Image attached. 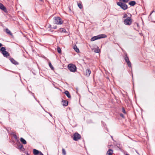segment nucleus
<instances>
[{"instance_id":"f257e3e1","label":"nucleus","mask_w":155,"mask_h":155,"mask_svg":"<svg viewBox=\"0 0 155 155\" xmlns=\"http://www.w3.org/2000/svg\"><path fill=\"white\" fill-rule=\"evenodd\" d=\"M63 21L59 17H54V24L57 25H61L63 24Z\"/></svg>"},{"instance_id":"f03ea898","label":"nucleus","mask_w":155,"mask_h":155,"mask_svg":"<svg viewBox=\"0 0 155 155\" xmlns=\"http://www.w3.org/2000/svg\"><path fill=\"white\" fill-rule=\"evenodd\" d=\"M106 37L107 36L105 34L99 35L97 36L93 37L91 39V41H93L95 40L101 38H106Z\"/></svg>"},{"instance_id":"7ed1b4c3","label":"nucleus","mask_w":155,"mask_h":155,"mask_svg":"<svg viewBox=\"0 0 155 155\" xmlns=\"http://www.w3.org/2000/svg\"><path fill=\"white\" fill-rule=\"evenodd\" d=\"M132 19L131 17H128L125 19L124 21V24L127 25H130L132 23Z\"/></svg>"},{"instance_id":"20e7f679","label":"nucleus","mask_w":155,"mask_h":155,"mask_svg":"<svg viewBox=\"0 0 155 155\" xmlns=\"http://www.w3.org/2000/svg\"><path fill=\"white\" fill-rule=\"evenodd\" d=\"M68 69L69 70L72 72H74L76 71V67L75 65L72 64H70L68 66Z\"/></svg>"},{"instance_id":"39448f33","label":"nucleus","mask_w":155,"mask_h":155,"mask_svg":"<svg viewBox=\"0 0 155 155\" xmlns=\"http://www.w3.org/2000/svg\"><path fill=\"white\" fill-rule=\"evenodd\" d=\"M117 4L124 10H126L127 8V5L125 4L122 3L120 2H117Z\"/></svg>"},{"instance_id":"423d86ee","label":"nucleus","mask_w":155,"mask_h":155,"mask_svg":"<svg viewBox=\"0 0 155 155\" xmlns=\"http://www.w3.org/2000/svg\"><path fill=\"white\" fill-rule=\"evenodd\" d=\"M5 50L6 49L4 47H2L0 50L3 56L5 57H7L9 56V54Z\"/></svg>"},{"instance_id":"0eeeda50","label":"nucleus","mask_w":155,"mask_h":155,"mask_svg":"<svg viewBox=\"0 0 155 155\" xmlns=\"http://www.w3.org/2000/svg\"><path fill=\"white\" fill-rule=\"evenodd\" d=\"M73 139L74 140L77 141L81 138L80 135L77 133H75L74 134Z\"/></svg>"},{"instance_id":"6e6552de","label":"nucleus","mask_w":155,"mask_h":155,"mask_svg":"<svg viewBox=\"0 0 155 155\" xmlns=\"http://www.w3.org/2000/svg\"><path fill=\"white\" fill-rule=\"evenodd\" d=\"M0 9L3 10L5 12L7 11V10L5 6L2 4H0Z\"/></svg>"},{"instance_id":"1a4fd4ad","label":"nucleus","mask_w":155,"mask_h":155,"mask_svg":"<svg viewBox=\"0 0 155 155\" xmlns=\"http://www.w3.org/2000/svg\"><path fill=\"white\" fill-rule=\"evenodd\" d=\"M113 151L112 150L110 149L107 151L106 155H112Z\"/></svg>"},{"instance_id":"9d476101","label":"nucleus","mask_w":155,"mask_h":155,"mask_svg":"<svg viewBox=\"0 0 155 155\" xmlns=\"http://www.w3.org/2000/svg\"><path fill=\"white\" fill-rule=\"evenodd\" d=\"M91 73V71L89 69H87L86 71L85 75L87 76H88L90 75Z\"/></svg>"},{"instance_id":"9b49d317","label":"nucleus","mask_w":155,"mask_h":155,"mask_svg":"<svg viewBox=\"0 0 155 155\" xmlns=\"http://www.w3.org/2000/svg\"><path fill=\"white\" fill-rule=\"evenodd\" d=\"M62 105L64 106H67L68 104V102L66 101H62Z\"/></svg>"},{"instance_id":"f8f14e48","label":"nucleus","mask_w":155,"mask_h":155,"mask_svg":"<svg viewBox=\"0 0 155 155\" xmlns=\"http://www.w3.org/2000/svg\"><path fill=\"white\" fill-rule=\"evenodd\" d=\"M93 50H94V51L96 53H99L100 52V49L98 47L95 48Z\"/></svg>"},{"instance_id":"ddd939ff","label":"nucleus","mask_w":155,"mask_h":155,"mask_svg":"<svg viewBox=\"0 0 155 155\" xmlns=\"http://www.w3.org/2000/svg\"><path fill=\"white\" fill-rule=\"evenodd\" d=\"M10 61L11 62L15 64H18V63L15 60L13 59V58H11Z\"/></svg>"},{"instance_id":"4468645a","label":"nucleus","mask_w":155,"mask_h":155,"mask_svg":"<svg viewBox=\"0 0 155 155\" xmlns=\"http://www.w3.org/2000/svg\"><path fill=\"white\" fill-rule=\"evenodd\" d=\"M73 48L76 52L77 53H78L79 52V49L77 48L76 45H75L73 47Z\"/></svg>"},{"instance_id":"2eb2a0df","label":"nucleus","mask_w":155,"mask_h":155,"mask_svg":"<svg viewBox=\"0 0 155 155\" xmlns=\"http://www.w3.org/2000/svg\"><path fill=\"white\" fill-rule=\"evenodd\" d=\"M40 152L39 151L36 150V149H34L33 150V153L34 154L37 155L38 154H39L40 153Z\"/></svg>"},{"instance_id":"dca6fc26","label":"nucleus","mask_w":155,"mask_h":155,"mask_svg":"<svg viewBox=\"0 0 155 155\" xmlns=\"http://www.w3.org/2000/svg\"><path fill=\"white\" fill-rule=\"evenodd\" d=\"M129 5L132 6H133L136 4V2L134 1H131L129 3Z\"/></svg>"},{"instance_id":"f3484780","label":"nucleus","mask_w":155,"mask_h":155,"mask_svg":"<svg viewBox=\"0 0 155 155\" xmlns=\"http://www.w3.org/2000/svg\"><path fill=\"white\" fill-rule=\"evenodd\" d=\"M20 141L21 142L24 144H26L27 143L26 141L22 137L20 138Z\"/></svg>"},{"instance_id":"a211bd4d","label":"nucleus","mask_w":155,"mask_h":155,"mask_svg":"<svg viewBox=\"0 0 155 155\" xmlns=\"http://www.w3.org/2000/svg\"><path fill=\"white\" fill-rule=\"evenodd\" d=\"M64 93L68 98H71V96L70 94L68 91H66Z\"/></svg>"},{"instance_id":"6ab92c4d","label":"nucleus","mask_w":155,"mask_h":155,"mask_svg":"<svg viewBox=\"0 0 155 155\" xmlns=\"http://www.w3.org/2000/svg\"><path fill=\"white\" fill-rule=\"evenodd\" d=\"M58 31L61 32H66L65 29L64 28H60Z\"/></svg>"},{"instance_id":"aec40b11","label":"nucleus","mask_w":155,"mask_h":155,"mask_svg":"<svg viewBox=\"0 0 155 155\" xmlns=\"http://www.w3.org/2000/svg\"><path fill=\"white\" fill-rule=\"evenodd\" d=\"M6 31L7 33H8L10 35H12V34L11 31L8 29H6Z\"/></svg>"},{"instance_id":"412c9836","label":"nucleus","mask_w":155,"mask_h":155,"mask_svg":"<svg viewBox=\"0 0 155 155\" xmlns=\"http://www.w3.org/2000/svg\"><path fill=\"white\" fill-rule=\"evenodd\" d=\"M128 15H127V14H126V13H124L123 14V18H124V19L127 18H128Z\"/></svg>"},{"instance_id":"4be33fe9","label":"nucleus","mask_w":155,"mask_h":155,"mask_svg":"<svg viewBox=\"0 0 155 155\" xmlns=\"http://www.w3.org/2000/svg\"><path fill=\"white\" fill-rule=\"evenodd\" d=\"M62 153L64 155H65L66 154V151L64 149H62Z\"/></svg>"},{"instance_id":"5701e85b","label":"nucleus","mask_w":155,"mask_h":155,"mask_svg":"<svg viewBox=\"0 0 155 155\" xmlns=\"http://www.w3.org/2000/svg\"><path fill=\"white\" fill-rule=\"evenodd\" d=\"M57 51H58V52L59 53H61V48H60L58 47L57 48Z\"/></svg>"},{"instance_id":"b1692460","label":"nucleus","mask_w":155,"mask_h":155,"mask_svg":"<svg viewBox=\"0 0 155 155\" xmlns=\"http://www.w3.org/2000/svg\"><path fill=\"white\" fill-rule=\"evenodd\" d=\"M49 67H50V68L52 69V70H53L54 69V68L53 67V66H52L51 64V63H49Z\"/></svg>"},{"instance_id":"393cba45","label":"nucleus","mask_w":155,"mask_h":155,"mask_svg":"<svg viewBox=\"0 0 155 155\" xmlns=\"http://www.w3.org/2000/svg\"><path fill=\"white\" fill-rule=\"evenodd\" d=\"M125 59L127 62L130 61L128 58L127 57H126L125 58Z\"/></svg>"},{"instance_id":"a878e982","label":"nucleus","mask_w":155,"mask_h":155,"mask_svg":"<svg viewBox=\"0 0 155 155\" xmlns=\"http://www.w3.org/2000/svg\"><path fill=\"white\" fill-rule=\"evenodd\" d=\"M78 6L80 8H81L82 7V5L81 4H78Z\"/></svg>"},{"instance_id":"bb28decb","label":"nucleus","mask_w":155,"mask_h":155,"mask_svg":"<svg viewBox=\"0 0 155 155\" xmlns=\"http://www.w3.org/2000/svg\"><path fill=\"white\" fill-rule=\"evenodd\" d=\"M127 64H128V66L129 67H131V63L130 62V61H129L128 62H127Z\"/></svg>"},{"instance_id":"cd10ccee","label":"nucleus","mask_w":155,"mask_h":155,"mask_svg":"<svg viewBox=\"0 0 155 155\" xmlns=\"http://www.w3.org/2000/svg\"><path fill=\"white\" fill-rule=\"evenodd\" d=\"M130 0H123V1L124 2H127Z\"/></svg>"},{"instance_id":"c85d7f7f","label":"nucleus","mask_w":155,"mask_h":155,"mask_svg":"<svg viewBox=\"0 0 155 155\" xmlns=\"http://www.w3.org/2000/svg\"><path fill=\"white\" fill-rule=\"evenodd\" d=\"M122 111H123V112L124 113V114H126V112H125V110H124V108H123V109H122Z\"/></svg>"},{"instance_id":"c756f323","label":"nucleus","mask_w":155,"mask_h":155,"mask_svg":"<svg viewBox=\"0 0 155 155\" xmlns=\"http://www.w3.org/2000/svg\"><path fill=\"white\" fill-rule=\"evenodd\" d=\"M39 155H43V154L41 152H40Z\"/></svg>"},{"instance_id":"7c9ffc66","label":"nucleus","mask_w":155,"mask_h":155,"mask_svg":"<svg viewBox=\"0 0 155 155\" xmlns=\"http://www.w3.org/2000/svg\"><path fill=\"white\" fill-rule=\"evenodd\" d=\"M120 116L121 117H124V115L122 114H120Z\"/></svg>"},{"instance_id":"2f4dec72","label":"nucleus","mask_w":155,"mask_h":155,"mask_svg":"<svg viewBox=\"0 0 155 155\" xmlns=\"http://www.w3.org/2000/svg\"><path fill=\"white\" fill-rule=\"evenodd\" d=\"M14 137L16 139H17V137L16 135H14Z\"/></svg>"},{"instance_id":"473e14b6","label":"nucleus","mask_w":155,"mask_h":155,"mask_svg":"<svg viewBox=\"0 0 155 155\" xmlns=\"http://www.w3.org/2000/svg\"><path fill=\"white\" fill-rule=\"evenodd\" d=\"M57 28V26H55L54 27V29H56Z\"/></svg>"},{"instance_id":"72a5a7b5","label":"nucleus","mask_w":155,"mask_h":155,"mask_svg":"<svg viewBox=\"0 0 155 155\" xmlns=\"http://www.w3.org/2000/svg\"><path fill=\"white\" fill-rule=\"evenodd\" d=\"M23 147V146L22 145H20V148H22Z\"/></svg>"},{"instance_id":"f704fd0d","label":"nucleus","mask_w":155,"mask_h":155,"mask_svg":"<svg viewBox=\"0 0 155 155\" xmlns=\"http://www.w3.org/2000/svg\"><path fill=\"white\" fill-rule=\"evenodd\" d=\"M2 44L0 43V47L2 46Z\"/></svg>"},{"instance_id":"c9c22d12","label":"nucleus","mask_w":155,"mask_h":155,"mask_svg":"<svg viewBox=\"0 0 155 155\" xmlns=\"http://www.w3.org/2000/svg\"><path fill=\"white\" fill-rule=\"evenodd\" d=\"M126 155H129L128 154H126Z\"/></svg>"},{"instance_id":"e433bc0d","label":"nucleus","mask_w":155,"mask_h":155,"mask_svg":"<svg viewBox=\"0 0 155 155\" xmlns=\"http://www.w3.org/2000/svg\"><path fill=\"white\" fill-rule=\"evenodd\" d=\"M40 1H41L42 0H39Z\"/></svg>"}]
</instances>
